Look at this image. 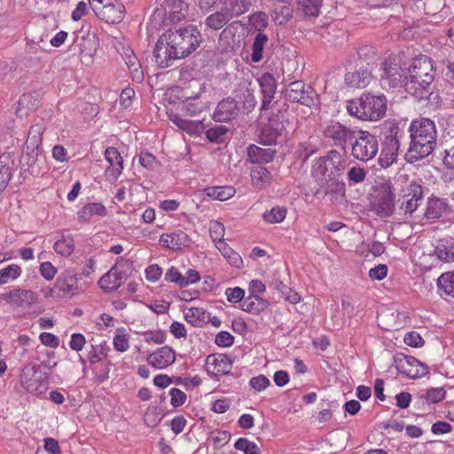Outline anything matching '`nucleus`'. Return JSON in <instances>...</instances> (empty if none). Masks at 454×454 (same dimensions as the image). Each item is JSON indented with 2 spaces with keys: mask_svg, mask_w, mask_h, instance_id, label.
Here are the masks:
<instances>
[{
  "mask_svg": "<svg viewBox=\"0 0 454 454\" xmlns=\"http://www.w3.org/2000/svg\"><path fill=\"white\" fill-rule=\"evenodd\" d=\"M202 40L201 33L195 25L169 28L157 41L153 52L155 62L160 68L171 67L175 60L194 52Z\"/></svg>",
  "mask_w": 454,
  "mask_h": 454,
  "instance_id": "f257e3e1",
  "label": "nucleus"
},
{
  "mask_svg": "<svg viewBox=\"0 0 454 454\" xmlns=\"http://www.w3.org/2000/svg\"><path fill=\"white\" fill-rule=\"evenodd\" d=\"M410 145L405 153L409 163L419 161L430 155L436 147L437 129L434 121L429 118H417L409 127Z\"/></svg>",
  "mask_w": 454,
  "mask_h": 454,
  "instance_id": "f03ea898",
  "label": "nucleus"
},
{
  "mask_svg": "<svg viewBox=\"0 0 454 454\" xmlns=\"http://www.w3.org/2000/svg\"><path fill=\"white\" fill-rule=\"evenodd\" d=\"M406 68L405 90L419 100L428 98L436 74L433 60L426 55H419L408 61Z\"/></svg>",
  "mask_w": 454,
  "mask_h": 454,
  "instance_id": "7ed1b4c3",
  "label": "nucleus"
},
{
  "mask_svg": "<svg viewBox=\"0 0 454 454\" xmlns=\"http://www.w3.org/2000/svg\"><path fill=\"white\" fill-rule=\"evenodd\" d=\"M387 100L384 95L363 93L359 98L347 102V111L362 121H378L385 116Z\"/></svg>",
  "mask_w": 454,
  "mask_h": 454,
  "instance_id": "20e7f679",
  "label": "nucleus"
},
{
  "mask_svg": "<svg viewBox=\"0 0 454 454\" xmlns=\"http://www.w3.org/2000/svg\"><path fill=\"white\" fill-rule=\"evenodd\" d=\"M288 124V120L286 114L278 111L272 114L267 123H265L261 129L259 135V143L264 145H275L285 138L286 127Z\"/></svg>",
  "mask_w": 454,
  "mask_h": 454,
  "instance_id": "39448f33",
  "label": "nucleus"
},
{
  "mask_svg": "<svg viewBox=\"0 0 454 454\" xmlns=\"http://www.w3.org/2000/svg\"><path fill=\"white\" fill-rule=\"evenodd\" d=\"M351 144V155L357 160L367 162L379 152L377 137L366 130H357Z\"/></svg>",
  "mask_w": 454,
  "mask_h": 454,
  "instance_id": "423d86ee",
  "label": "nucleus"
},
{
  "mask_svg": "<svg viewBox=\"0 0 454 454\" xmlns=\"http://www.w3.org/2000/svg\"><path fill=\"white\" fill-rule=\"evenodd\" d=\"M346 168V160L336 150H331L327 155L319 158L312 167V175L315 176H340Z\"/></svg>",
  "mask_w": 454,
  "mask_h": 454,
  "instance_id": "0eeeda50",
  "label": "nucleus"
},
{
  "mask_svg": "<svg viewBox=\"0 0 454 454\" xmlns=\"http://www.w3.org/2000/svg\"><path fill=\"white\" fill-rule=\"evenodd\" d=\"M285 96L289 101L300 103L308 107L317 106L320 104L319 95L314 88L301 80L290 82Z\"/></svg>",
  "mask_w": 454,
  "mask_h": 454,
  "instance_id": "6e6552de",
  "label": "nucleus"
},
{
  "mask_svg": "<svg viewBox=\"0 0 454 454\" xmlns=\"http://www.w3.org/2000/svg\"><path fill=\"white\" fill-rule=\"evenodd\" d=\"M400 129L396 123H389L385 132L380 157L379 159L381 167L386 168L393 164L397 158L400 147L398 134Z\"/></svg>",
  "mask_w": 454,
  "mask_h": 454,
  "instance_id": "1a4fd4ad",
  "label": "nucleus"
},
{
  "mask_svg": "<svg viewBox=\"0 0 454 454\" xmlns=\"http://www.w3.org/2000/svg\"><path fill=\"white\" fill-rule=\"evenodd\" d=\"M408 62L396 63L388 60L384 63L383 74L381 81L383 84H387L390 88L403 87L406 83V71Z\"/></svg>",
  "mask_w": 454,
  "mask_h": 454,
  "instance_id": "9d476101",
  "label": "nucleus"
},
{
  "mask_svg": "<svg viewBox=\"0 0 454 454\" xmlns=\"http://www.w3.org/2000/svg\"><path fill=\"white\" fill-rule=\"evenodd\" d=\"M356 131L339 121H331L324 129V136L332 140L334 145L345 150L347 142L353 140Z\"/></svg>",
  "mask_w": 454,
  "mask_h": 454,
  "instance_id": "9b49d317",
  "label": "nucleus"
},
{
  "mask_svg": "<svg viewBox=\"0 0 454 454\" xmlns=\"http://www.w3.org/2000/svg\"><path fill=\"white\" fill-rule=\"evenodd\" d=\"M395 196L389 185L380 188L372 202V209L378 215L390 216L395 209Z\"/></svg>",
  "mask_w": 454,
  "mask_h": 454,
  "instance_id": "f8f14e48",
  "label": "nucleus"
},
{
  "mask_svg": "<svg viewBox=\"0 0 454 454\" xmlns=\"http://www.w3.org/2000/svg\"><path fill=\"white\" fill-rule=\"evenodd\" d=\"M0 300L17 307L29 308L36 303L38 296L31 290L15 288L9 292L1 294Z\"/></svg>",
  "mask_w": 454,
  "mask_h": 454,
  "instance_id": "ddd939ff",
  "label": "nucleus"
},
{
  "mask_svg": "<svg viewBox=\"0 0 454 454\" xmlns=\"http://www.w3.org/2000/svg\"><path fill=\"white\" fill-rule=\"evenodd\" d=\"M231 368L232 361L226 355H209L206 359V370L211 377L228 374Z\"/></svg>",
  "mask_w": 454,
  "mask_h": 454,
  "instance_id": "4468645a",
  "label": "nucleus"
},
{
  "mask_svg": "<svg viewBox=\"0 0 454 454\" xmlns=\"http://www.w3.org/2000/svg\"><path fill=\"white\" fill-rule=\"evenodd\" d=\"M397 369L411 379L422 377L428 372L427 365L410 356H404L398 360Z\"/></svg>",
  "mask_w": 454,
  "mask_h": 454,
  "instance_id": "2eb2a0df",
  "label": "nucleus"
},
{
  "mask_svg": "<svg viewBox=\"0 0 454 454\" xmlns=\"http://www.w3.org/2000/svg\"><path fill=\"white\" fill-rule=\"evenodd\" d=\"M239 112V108L237 100L228 97L217 104L213 119L218 122H227L238 116Z\"/></svg>",
  "mask_w": 454,
  "mask_h": 454,
  "instance_id": "dca6fc26",
  "label": "nucleus"
},
{
  "mask_svg": "<svg viewBox=\"0 0 454 454\" xmlns=\"http://www.w3.org/2000/svg\"><path fill=\"white\" fill-rule=\"evenodd\" d=\"M175 361L176 352L168 346L159 348L147 356L148 364L156 369H165Z\"/></svg>",
  "mask_w": 454,
  "mask_h": 454,
  "instance_id": "f3484780",
  "label": "nucleus"
},
{
  "mask_svg": "<svg viewBox=\"0 0 454 454\" xmlns=\"http://www.w3.org/2000/svg\"><path fill=\"white\" fill-rule=\"evenodd\" d=\"M124 5L119 1L109 0L97 16L106 23H119L123 20Z\"/></svg>",
  "mask_w": 454,
  "mask_h": 454,
  "instance_id": "a211bd4d",
  "label": "nucleus"
},
{
  "mask_svg": "<svg viewBox=\"0 0 454 454\" xmlns=\"http://www.w3.org/2000/svg\"><path fill=\"white\" fill-rule=\"evenodd\" d=\"M160 244L171 250H178L182 247H189L191 239L182 230L163 233L159 239Z\"/></svg>",
  "mask_w": 454,
  "mask_h": 454,
  "instance_id": "6ab92c4d",
  "label": "nucleus"
},
{
  "mask_svg": "<svg viewBox=\"0 0 454 454\" xmlns=\"http://www.w3.org/2000/svg\"><path fill=\"white\" fill-rule=\"evenodd\" d=\"M105 157L109 163V167L106 170V176L109 179L115 181L123 169V159L119 151L113 146L106 148Z\"/></svg>",
  "mask_w": 454,
  "mask_h": 454,
  "instance_id": "aec40b11",
  "label": "nucleus"
},
{
  "mask_svg": "<svg viewBox=\"0 0 454 454\" xmlns=\"http://www.w3.org/2000/svg\"><path fill=\"white\" fill-rule=\"evenodd\" d=\"M78 275L70 270H65L58 277L54 287L62 293L63 296H73L77 294Z\"/></svg>",
  "mask_w": 454,
  "mask_h": 454,
  "instance_id": "412c9836",
  "label": "nucleus"
},
{
  "mask_svg": "<svg viewBox=\"0 0 454 454\" xmlns=\"http://www.w3.org/2000/svg\"><path fill=\"white\" fill-rule=\"evenodd\" d=\"M255 86H253L252 82H240L236 90V97L238 103L242 105L244 111L251 112L256 106V99L254 97Z\"/></svg>",
  "mask_w": 454,
  "mask_h": 454,
  "instance_id": "4be33fe9",
  "label": "nucleus"
},
{
  "mask_svg": "<svg viewBox=\"0 0 454 454\" xmlns=\"http://www.w3.org/2000/svg\"><path fill=\"white\" fill-rule=\"evenodd\" d=\"M276 153L274 148H262L252 144L247 147V161L257 165L266 164L274 160Z\"/></svg>",
  "mask_w": 454,
  "mask_h": 454,
  "instance_id": "5701e85b",
  "label": "nucleus"
},
{
  "mask_svg": "<svg viewBox=\"0 0 454 454\" xmlns=\"http://www.w3.org/2000/svg\"><path fill=\"white\" fill-rule=\"evenodd\" d=\"M423 199V187L416 183L410 185L409 192L403 196L401 208L405 214H412Z\"/></svg>",
  "mask_w": 454,
  "mask_h": 454,
  "instance_id": "b1692460",
  "label": "nucleus"
},
{
  "mask_svg": "<svg viewBox=\"0 0 454 454\" xmlns=\"http://www.w3.org/2000/svg\"><path fill=\"white\" fill-rule=\"evenodd\" d=\"M262 94V108H268L277 90V82L270 73H265L257 80Z\"/></svg>",
  "mask_w": 454,
  "mask_h": 454,
  "instance_id": "393cba45",
  "label": "nucleus"
},
{
  "mask_svg": "<svg viewBox=\"0 0 454 454\" xmlns=\"http://www.w3.org/2000/svg\"><path fill=\"white\" fill-rule=\"evenodd\" d=\"M372 73L369 69L360 68L345 74V83L350 88H365L372 81Z\"/></svg>",
  "mask_w": 454,
  "mask_h": 454,
  "instance_id": "a878e982",
  "label": "nucleus"
},
{
  "mask_svg": "<svg viewBox=\"0 0 454 454\" xmlns=\"http://www.w3.org/2000/svg\"><path fill=\"white\" fill-rule=\"evenodd\" d=\"M164 4L172 22H180L186 17L188 12L186 0H164Z\"/></svg>",
  "mask_w": 454,
  "mask_h": 454,
  "instance_id": "bb28decb",
  "label": "nucleus"
},
{
  "mask_svg": "<svg viewBox=\"0 0 454 454\" xmlns=\"http://www.w3.org/2000/svg\"><path fill=\"white\" fill-rule=\"evenodd\" d=\"M234 14L227 7L210 14L205 20L207 27L213 30H219L223 27L232 18Z\"/></svg>",
  "mask_w": 454,
  "mask_h": 454,
  "instance_id": "cd10ccee",
  "label": "nucleus"
},
{
  "mask_svg": "<svg viewBox=\"0 0 454 454\" xmlns=\"http://www.w3.org/2000/svg\"><path fill=\"white\" fill-rule=\"evenodd\" d=\"M122 273L118 272L113 267L108 272L104 274L98 280V286L106 293H110L117 290L122 284Z\"/></svg>",
  "mask_w": 454,
  "mask_h": 454,
  "instance_id": "c85d7f7f",
  "label": "nucleus"
},
{
  "mask_svg": "<svg viewBox=\"0 0 454 454\" xmlns=\"http://www.w3.org/2000/svg\"><path fill=\"white\" fill-rule=\"evenodd\" d=\"M14 160L8 153L0 155V194L8 186L13 175Z\"/></svg>",
  "mask_w": 454,
  "mask_h": 454,
  "instance_id": "c756f323",
  "label": "nucleus"
},
{
  "mask_svg": "<svg viewBox=\"0 0 454 454\" xmlns=\"http://www.w3.org/2000/svg\"><path fill=\"white\" fill-rule=\"evenodd\" d=\"M434 254L443 262H454V239H441L434 248Z\"/></svg>",
  "mask_w": 454,
  "mask_h": 454,
  "instance_id": "7c9ffc66",
  "label": "nucleus"
},
{
  "mask_svg": "<svg viewBox=\"0 0 454 454\" xmlns=\"http://www.w3.org/2000/svg\"><path fill=\"white\" fill-rule=\"evenodd\" d=\"M267 306L268 301L259 295L247 296L240 305L242 310L253 315H259Z\"/></svg>",
  "mask_w": 454,
  "mask_h": 454,
  "instance_id": "2f4dec72",
  "label": "nucleus"
},
{
  "mask_svg": "<svg viewBox=\"0 0 454 454\" xmlns=\"http://www.w3.org/2000/svg\"><path fill=\"white\" fill-rule=\"evenodd\" d=\"M448 203L442 199L432 197L428 199L425 215L427 219H437L447 213Z\"/></svg>",
  "mask_w": 454,
  "mask_h": 454,
  "instance_id": "473e14b6",
  "label": "nucleus"
},
{
  "mask_svg": "<svg viewBox=\"0 0 454 454\" xmlns=\"http://www.w3.org/2000/svg\"><path fill=\"white\" fill-rule=\"evenodd\" d=\"M32 372L33 374L36 373L35 366H25L23 374H21V383L27 391L34 394H42L45 389V386L38 379H28V372Z\"/></svg>",
  "mask_w": 454,
  "mask_h": 454,
  "instance_id": "72a5a7b5",
  "label": "nucleus"
},
{
  "mask_svg": "<svg viewBox=\"0 0 454 454\" xmlns=\"http://www.w3.org/2000/svg\"><path fill=\"white\" fill-rule=\"evenodd\" d=\"M184 318L192 325L201 327L208 323V313L203 308L192 307L184 310Z\"/></svg>",
  "mask_w": 454,
  "mask_h": 454,
  "instance_id": "f704fd0d",
  "label": "nucleus"
},
{
  "mask_svg": "<svg viewBox=\"0 0 454 454\" xmlns=\"http://www.w3.org/2000/svg\"><path fill=\"white\" fill-rule=\"evenodd\" d=\"M107 214L106 207L102 203H88L78 212V217L82 222H89L92 216H105Z\"/></svg>",
  "mask_w": 454,
  "mask_h": 454,
  "instance_id": "c9c22d12",
  "label": "nucleus"
},
{
  "mask_svg": "<svg viewBox=\"0 0 454 454\" xmlns=\"http://www.w3.org/2000/svg\"><path fill=\"white\" fill-rule=\"evenodd\" d=\"M169 120L179 129L186 131L189 134H199L203 128V125L200 121H192L183 119L177 114H170Z\"/></svg>",
  "mask_w": 454,
  "mask_h": 454,
  "instance_id": "e433bc0d",
  "label": "nucleus"
},
{
  "mask_svg": "<svg viewBox=\"0 0 454 454\" xmlns=\"http://www.w3.org/2000/svg\"><path fill=\"white\" fill-rule=\"evenodd\" d=\"M269 43L266 34L259 32L255 35L252 44L251 60L254 63L260 62L263 58V50Z\"/></svg>",
  "mask_w": 454,
  "mask_h": 454,
  "instance_id": "4c0bfd02",
  "label": "nucleus"
},
{
  "mask_svg": "<svg viewBox=\"0 0 454 454\" xmlns=\"http://www.w3.org/2000/svg\"><path fill=\"white\" fill-rule=\"evenodd\" d=\"M252 184L256 187H265L270 184L271 173L264 167L259 165L251 170Z\"/></svg>",
  "mask_w": 454,
  "mask_h": 454,
  "instance_id": "58836bf2",
  "label": "nucleus"
},
{
  "mask_svg": "<svg viewBox=\"0 0 454 454\" xmlns=\"http://www.w3.org/2000/svg\"><path fill=\"white\" fill-rule=\"evenodd\" d=\"M206 194L220 201L227 200L235 195L236 190L233 186H211L205 189Z\"/></svg>",
  "mask_w": 454,
  "mask_h": 454,
  "instance_id": "ea45409f",
  "label": "nucleus"
},
{
  "mask_svg": "<svg viewBox=\"0 0 454 454\" xmlns=\"http://www.w3.org/2000/svg\"><path fill=\"white\" fill-rule=\"evenodd\" d=\"M437 286L445 295L454 298V271L442 273L437 279Z\"/></svg>",
  "mask_w": 454,
  "mask_h": 454,
  "instance_id": "a19ab883",
  "label": "nucleus"
},
{
  "mask_svg": "<svg viewBox=\"0 0 454 454\" xmlns=\"http://www.w3.org/2000/svg\"><path fill=\"white\" fill-rule=\"evenodd\" d=\"M206 108V104L199 101V96L189 97L182 103V110L190 116H197Z\"/></svg>",
  "mask_w": 454,
  "mask_h": 454,
  "instance_id": "79ce46f5",
  "label": "nucleus"
},
{
  "mask_svg": "<svg viewBox=\"0 0 454 454\" xmlns=\"http://www.w3.org/2000/svg\"><path fill=\"white\" fill-rule=\"evenodd\" d=\"M317 150V145L311 140V137H309L308 140L301 142L298 145L295 154L297 158L304 163L311 155L316 153Z\"/></svg>",
  "mask_w": 454,
  "mask_h": 454,
  "instance_id": "37998d69",
  "label": "nucleus"
},
{
  "mask_svg": "<svg viewBox=\"0 0 454 454\" xmlns=\"http://www.w3.org/2000/svg\"><path fill=\"white\" fill-rule=\"evenodd\" d=\"M216 247L231 266L241 268L243 265L241 256L232 248H231L227 243L221 242V244H216Z\"/></svg>",
  "mask_w": 454,
  "mask_h": 454,
  "instance_id": "c03bdc74",
  "label": "nucleus"
},
{
  "mask_svg": "<svg viewBox=\"0 0 454 454\" xmlns=\"http://www.w3.org/2000/svg\"><path fill=\"white\" fill-rule=\"evenodd\" d=\"M54 251L65 257H68L74 250V241L70 236L57 240L53 246Z\"/></svg>",
  "mask_w": 454,
  "mask_h": 454,
  "instance_id": "a18cd8bd",
  "label": "nucleus"
},
{
  "mask_svg": "<svg viewBox=\"0 0 454 454\" xmlns=\"http://www.w3.org/2000/svg\"><path fill=\"white\" fill-rule=\"evenodd\" d=\"M126 64L129 69L133 81L141 82L144 80V73L135 55H128Z\"/></svg>",
  "mask_w": 454,
  "mask_h": 454,
  "instance_id": "49530a36",
  "label": "nucleus"
},
{
  "mask_svg": "<svg viewBox=\"0 0 454 454\" xmlns=\"http://www.w3.org/2000/svg\"><path fill=\"white\" fill-rule=\"evenodd\" d=\"M305 16L317 17L322 6V0H297Z\"/></svg>",
  "mask_w": 454,
  "mask_h": 454,
  "instance_id": "de8ad7c7",
  "label": "nucleus"
},
{
  "mask_svg": "<svg viewBox=\"0 0 454 454\" xmlns=\"http://www.w3.org/2000/svg\"><path fill=\"white\" fill-rule=\"evenodd\" d=\"M293 10L288 5H282L274 9L273 20L278 25L286 24L293 18Z\"/></svg>",
  "mask_w": 454,
  "mask_h": 454,
  "instance_id": "09e8293b",
  "label": "nucleus"
},
{
  "mask_svg": "<svg viewBox=\"0 0 454 454\" xmlns=\"http://www.w3.org/2000/svg\"><path fill=\"white\" fill-rule=\"evenodd\" d=\"M229 129L223 125H218L208 129L205 135L206 137L212 143L221 144L225 140L226 133Z\"/></svg>",
  "mask_w": 454,
  "mask_h": 454,
  "instance_id": "8fccbe9b",
  "label": "nucleus"
},
{
  "mask_svg": "<svg viewBox=\"0 0 454 454\" xmlns=\"http://www.w3.org/2000/svg\"><path fill=\"white\" fill-rule=\"evenodd\" d=\"M286 215V209L284 207H274L262 215V218L269 223H278L284 221Z\"/></svg>",
  "mask_w": 454,
  "mask_h": 454,
  "instance_id": "3c124183",
  "label": "nucleus"
},
{
  "mask_svg": "<svg viewBox=\"0 0 454 454\" xmlns=\"http://www.w3.org/2000/svg\"><path fill=\"white\" fill-rule=\"evenodd\" d=\"M109 348L106 343L91 345V349L88 354V360L90 364H95L107 356Z\"/></svg>",
  "mask_w": 454,
  "mask_h": 454,
  "instance_id": "603ef678",
  "label": "nucleus"
},
{
  "mask_svg": "<svg viewBox=\"0 0 454 454\" xmlns=\"http://www.w3.org/2000/svg\"><path fill=\"white\" fill-rule=\"evenodd\" d=\"M339 176H329L325 178L326 181L325 193L343 194L345 192V184L338 179Z\"/></svg>",
  "mask_w": 454,
  "mask_h": 454,
  "instance_id": "864d4df0",
  "label": "nucleus"
},
{
  "mask_svg": "<svg viewBox=\"0 0 454 454\" xmlns=\"http://www.w3.org/2000/svg\"><path fill=\"white\" fill-rule=\"evenodd\" d=\"M234 447L235 449L243 451L244 454H261V450L257 444L250 442L247 438H239L236 441Z\"/></svg>",
  "mask_w": 454,
  "mask_h": 454,
  "instance_id": "5fc2aeb1",
  "label": "nucleus"
},
{
  "mask_svg": "<svg viewBox=\"0 0 454 454\" xmlns=\"http://www.w3.org/2000/svg\"><path fill=\"white\" fill-rule=\"evenodd\" d=\"M20 274L21 269L16 264H12L0 270V286L7 283L10 278H18Z\"/></svg>",
  "mask_w": 454,
  "mask_h": 454,
  "instance_id": "6e6d98bb",
  "label": "nucleus"
},
{
  "mask_svg": "<svg viewBox=\"0 0 454 454\" xmlns=\"http://www.w3.org/2000/svg\"><path fill=\"white\" fill-rule=\"evenodd\" d=\"M249 21L255 30L261 32L268 27V16L263 12H257L249 17Z\"/></svg>",
  "mask_w": 454,
  "mask_h": 454,
  "instance_id": "4d7b16f0",
  "label": "nucleus"
},
{
  "mask_svg": "<svg viewBox=\"0 0 454 454\" xmlns=\"http://www.w3.org/2000/svg\"><path fill=\"white\" fill-rule=\"evenodd\" d=\"M209 233L215 245L221 244V242H224V226L223 223L216 221L211 223L209 227Z\"/></svg>",
  "mask_w": 454,
  "mask_h": 454,
  "instance_id": "13d9d810",
  "label": "nucleus"
},
{
  "mask_svg": "<svg viewBox=\"0 0 454 454\" xmlns=\"http://www.w3.org/2000/svg\"><path fill=\"white\" fill-rule=\"evenodd\" d=\"M367 171L361 167H352L348 169L347 176L349 182L354 184L362 183L366 177Z\"/></svg>",
  "mask_w": 454,
  "mask_h": 454,
  "instance_id": "bf43d9fd",
  "label": "nucleus"
},
{
  "mask_svg": "<svg viewBox=\"0 0 454 454\" xmlns=\"http://www.w3.org/2000/svg\"><path fill=\"white\" fill-rule=\"evenodd\" d=\"M231 438V434L228 431H216L213 433L212 442L215 449H220L221 447L227 444Z\"/></svg>",
  "mask_w": 454,
  "mask_h": 454,
  "instance_id": "052dcab7",
  "label": "nucleus"
},
{
  "mask_svg": "<svg viewBox=\"0 0 454 454\" xmlns=\"http://www.w3.org/2000/svg\"><path fill=\"white\" fill-rule=\"evenodd\" d=\"M225 295L227 297L228 301L231 303L241 302L245 299V291L241 287H234V288H227L225 290Z\"/></svg>",
  "mask_w": 454,
  "mask_h": 454,
  "instance_id": "680f3d73",
  "label": "nucleus"
},
{
  "mask_svg": "<svg viewBox=\"0 0 454 454\" xmlns=\"http://www.w3.org/2000/svg\"><path fill=\"white\" fill-rule=\"evenodd\" d=\"M170 403L173 407H179L183 405L186 401V394L179 388H171L169 391Z\"/></svg>",
  "mask_w": 454,
  "mask_h": 454,
  "instance_id": "e2e57ef3",
  "label": "nucleus"
},
{
  "mask_svg": "<svg viewBox=\"0 0 454 454\" xmlns=\"http://www.w3.org/2000/svg\"><path fill=\"white\" fill-rule=\"evenodd\" d=\"M403 341L406 345L412 348H420L424 345V340L417 332H410L405 334Z\"/></svg>",
  "mask_w": 454,
  "mask_h": 454,
  "instance_id": "0e129e2a",
  "label": "nucleus"
},
{
  "mask_svg": "<svg viewBox=\"0 0 454 454\" xmlns=\"http://www.w3.org/2000/svg\"><path fill=\"white\" fill-rule=\"evenodd\" d=\"M234 337L228 332H220L215 339V342L217 346L226 348L231 347L233 344Z\"/></svg>",
  "mask_w": 454,
  "mask_h": 454,
  "instance_id": "69168bd1",
  "label": "nucleus"
},
{
  "mask_svg": "<svg viewBox=\"0 0 454 454\" xmlns=\"http://www.w3.org/2000/svg\"><path fill=\"white\" fill-rule=\"evenodd\" d=\"M445 390L442 387L431 388L427 390L426 395L427 401L435 403L444 399Z\"/></svg>",
  "mask_w": 454,
  "mask_h": 454,
  "instance_id": "338daca9",
  "label": "nucleus"
},
{
  "mask_svg": "<svg viewBox=\"0 0 454 454\" xmlns=\"http://www.w3.org/2000/svg\"><path fill=\"white\" fill-rule=\"evenodd\" d=\"M250 386L256 391H262L270 385V380L264 375L253 377L250 380Z\"/></svg>",
  "mask_w": 454,
  "mask_h": 454,
  "instance_id": "774afa93",
  "label": "nucleus"
}]
</instances>
